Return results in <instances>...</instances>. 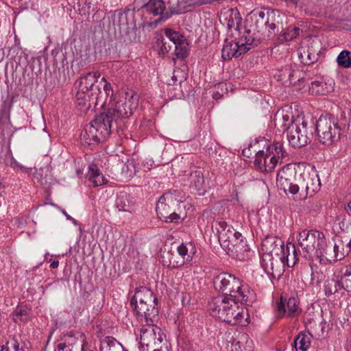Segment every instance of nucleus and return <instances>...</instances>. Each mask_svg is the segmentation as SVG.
I'll use <instances>...</instances> for the list:
<instances>
[{"label": "nucleus", "mask_w": 351, "mask_h": 351, "mask_svg": "<svg viewBox=\"0 0 351 351\" xmlns=\"http://www.w3.org/2000/svg\"><path fill=\"white\" fill-rule=\"evenodd\" d=\"M47 58L43 53L33 54L21 51L14 56L10 62V66H41L47 64Z\"/></svg>", "instance_id": "f3484780"}, {"label": "nucleus", "mask_w": 351, "mask_h": 351, "mask_svg": "<svg viewBox=\"0 0 351 351\" xmlns=\"http://www.w3.org/2000/svg\"><path fill=\"white\" fill-rule=\"evenodd\" d=\"M151 303L157 302V298L154 296V293L151 289L147 288L146 287H141L138 288L134 296L131 299L130 304L133 306L134 304V302H145Z\"/></svg>", "instance_id": "c756f323"}, {"label": "nucleus", "mask_w": 351, "mask_h": 351, "mask_svg": "<svg viewBox=\"0 0 351 351\" xmlns=\"http://www.w3.org/2000/svg\"><path fill=\"white\" fill-rule=\"evenodd\" d=\"M53 66H58V62L54 63Z\"/></svg>", "instance_id": "69168bd1"}, {"label": "nucleus", "mask_w": 351, "mask_h": 351, "mask_svg": "<svg viewBox=\"0 0 351 351\" xmlns=\"http://www.w3.org/2000/svg\"><path fill=\"white\" fill-rule=\"evenodd\" d=\"M182 193L169 191L161 196L156 207L158 217L167 223H179L186 217V205L182 201Z\"/></svg>", "instance_id": "20e7f679"}, {"label": "nucleus", "mask_w": 351, "mask_h": 351, "mask_svg": "<svg viewBox=\"0 0 351 351\" xmlns=\"http://www.w3.org/2000/svg\"><path fill=\"white\" fill-rule=\"evenodd\" d=\"M286 308L285 303L281 300L277 304V308L276 311V316L278 317H282L286 313Z\"/></svg>", "instance_id": "603ef678"}, {"label": "nucleus", "mask_w": 351, "mask_h": 351, "mask_svg": "<svg viewBox=\"0 0 351 351\" xmlns=\"http://www.w3.org/2000/svg\"><path fill=\"white\" fill-rule=\"evenodd\" d=\"M309 90L312 94L324 95L329 92L332 91L334 88L333 86H331V84L328 86L326 82L315 80L312 82Z\"/></svg>", "instance_id": "4c0bfd02"}, {"label": "nucleus", "mask_w": 351, "mask_h": 351, "mask_svg": "<svg viewBox=\"0 0 351 351\" xmlns=\"http://www.w3.org/2000/svg\"><path fill=\"white\" fill-rule=\"evenodd\" d=\"M13 103V98L3 101L0 109V122L9 117V111Z\"/></svg>", "instance_id": "49530a36"}, {"label": "nucleus", "mask_w": 351, "mask_h": 351, "mask_svg": "<svg viewBox=\"0 0 351 351\" xmlns=\"http://www.w3.org/2000/svg\"><path fill=\"white\" fill-rule=\"evenodd\" d=\"M112 24L117 27L120 34L125 37V41L136 43L138 38L134 23V11L130 8L117 10L112 16Z\"/></svg>", "instance_id": "9d476101"}, {"label": "nucleus", "mask_w": 351, "mask_h": 351, "mask_svg": "<svg viewBox=\"0 0 351 351\" xmlns=\"http://www.w3.org/2000/svg\"><path fill=\"white\" fill-rule=\"evenodd\" d=\"M0 351H29L28 343L19 341L16 336H9L0 345Z\"/></svg>", "instance_id": "bb28decb"}, {"label": "nucleus", "mask_w": 351, "mask_h": 351, "mask_svg": "<svg viewBox=\"0 0 351 351\" xmlns=\"http://www.w3.org/2000/svg\"><path fill=\"white\" fill-rule=\"evenodd\" d=\"M308 187L306 185L304 174L302 173L298 174L297 178H295L294 182L290 186L288 191L292 195L298 194L300 199H306L307 196H310Z\"/></svg>", "instance_id": "393cba45"}, {"label": "nucleus", "mask_w": 351, "mask_h": 351, "mask_svg": "<svg viewBox=\"0 0 351 351\" xmlns=\"http://www.w3.org/2000/svg\"><path fill=\"white\" fill-rule=\"evenodd\" d=\"M247 338H248V337H247V335H242V339H243V341H245H245H246V343H248Z\"/></svg>", "instance_id": "680f3d73"}, {"label": "nucleus", "mask_w": 351, "mask_h": 351, "mask_svg": "<svg viewBox=\"0 0 351 351\" xmlns=\"http://www.w3.org/2000/svg\"><path fill=\"white\" fill-rule=\"evenodd\" d=\"M318 275H319L318 272H313V271L311 272V284L318 285L321 282L322 279H319L318 276H317V278L315 279L316 276H318Z\"/></svg>", "instance_id": "864d4df0"}, {"label": "nucleus", "mask_w": 351, "mask_h": 351, "mask_svg": "<svg viewBox=\"0 0 351 351\" xmlns=\"http://www.w3.org/2000/svg\"><path fill=\"white\" fill-rule=\"evenodd\" d=\"M99 77L100 73L97 71L88 72L76 81V88L90 93V97L99 96L106 100L109 97L110 101H112L113 90L110 84L104 77L99 80Z\"/></svg>", "instance_id": "6e6552de"}, {"label": "nucleus", "mask_w": 351, "mask_h": 351, "mask_svg": "<svg viewBox=\"0 0 351 351\" xmlns=\"http://www.w3.org/2000/svg\"><path fill=\"white\" fill-rule=\"evenodd\" d=\"M213 232H216L218 240L221 247H228L232 237L241 236V233L236 231L232 226L228 225L223 220L216 221L212 226Z\"/></svg>", "instance_id": "dca6fc26"}, {"label": "nucleus", "mask_w": 351, "mask_h": 351, "mask_svg": "<svg viewBox=\"0 0 351 351\" xmlns=\"http://www.w3.org/2000/svg\"><path fill=\"white\" fill-rule=\"evenodd\" d=\"M350 254V249L347 247L345 250L343 247V244L334 243L330 242L326 243V248L324 252L322 261L328 262H335L343 259L346 254Z\"/></svg>", "instance_id": "4be33fe9"}, {"label": "nucleus", "mask_w": 351, "mask_h": 351, "mask_svg": "<svg viewBox=\"0 0 351 351\" xmlns=\"http://www.w3.org/2000/svg\"><path fill=\"white\" fill-rule=\"evenodd\" d=\"M324 289L325 294L328 296L332 295L339 290L343 289L341 277L340 276L339 279L335 276H333L331 278H328L324 282Z\"/></svg>", "instance_id": "f704fd0d"}, {"label": "nucleus", "mask_w": 351, "mask_h": 351, "mask_svg": "<svg viewBox=\"0 0 351 351\" xmlns=\"http://www.w3.org/2000/svg\"><path fill=\"white\" fill-rule=\"evenodd\" d=\"M172 81L173 83L179 82L181 83L186 80L188 76V67H175L172 72Z\"/></svg>", "instance_id": "37998d69"}, {"label": "nucleus", "mask_w": 351, "mask_h": 351, "mask_svg": "<svg viewBox=\"0 0 351 351\" xmlns=\"http://www.w3.org/2000/svg\"><path fill=\"white\" fill-rule=\"evenodd\" d=\"M274 125L279 130L286 132L289 144L300 148L308 144L313 136L312 127L303 117H294L291 112L278 110L275 114Z\"/></svg>", "instance_id": "f257e3e1"}, {"label": "nucleus", "mask_w": 351, "mask_h": 351, "mask_svg": "<svg viewBox=\"0 0 351 351\" xmlns=\"http://www.w3.org/2000/svg\"><path fill=\"white\" fill-rule=\"evenodd\" d=\"M269 162V157L267 156V154H265L264 150L256 152L254 164L258 171L265 173L271 172L274 169L268 170Z\"/></svg>", "instance_id": "72a5a7b5"}, {"label": "nucleus", "mask_w": 351, "mask_h": 351, "mask_svg": "<svg viewBox=\"0 0 351 351\" xmlns=\"http://www.w3.org/2000/svg\"><path fill=\"white\" fill-rule=\"evenodd\" d=\"M336 223L343 232H348L351 228V221L346 215H339L336 219Z\"/></svg>", "instance_id": "de8ad7c7"}, {"label": "nucleus", "mask_w": 351, "mask_h": 351, "mask_svg": "<svg viewBox=\"0 0 351 351\" xmlns=\"http://www.w3.org/2000/svg\"><path fill=\"white\" fill-rule=\"evenodd\" d=\"M345 209L349 215H351V202L348 204L347 206L345 207Z\"/></svg>", "instance_id": "052dcab7"}, {"label": "nucleus", "mask_w": 351, "mask_h": 351, "mask_svg": "<svg viewBox=\"0 0 351 351\" xmlns=\"http://www.w3.org/2000/svg\"><path fill=\"white\" fill-rule=\"evenodd\" d=\"M307 58H308V60H306V61L302 60V63L303 64H304V66H310L311 64H313L315 62L314 60H311V56L309 53L307 54Z\"/></svg>", "instance_id": "4d7b16f0"}, {"label": "nucleus", "mask_w": 351, "mask_h": 351, "mask_svg": "<svg viewBox=\"0 0 351 351\" xmlns=\"http://www.w3.org/2000/svg\"><path fill=\"white\" fill-rule=\"evenodd\" d=\"M337 62L339 66H351V52L347 50L341 51Z\"/></svg>", "instance_id": "a18cd8bd"}, {"label": "nucleus", "mask_w": 351, "mask_h": 351, "mask_svg": "<svg viewBox=\"0 0 351 351\" xmlns=\"http://www.w3.org/2000/svg\"><path fill=\"white\" fill-rule=\"evenodd\" d=\"M243 239V237H242L241 234L240 237H239L237 235L232 237V238H230V245H228V247H222V248L224 249L227 252V253L230 255L232 253V252L233 251L232 247L234 249L235 247L238 245V243L240 241H241V240Z\"/></svg>", "instance_id": "8fccbe9b"}, {"label": "nucleus", "mask_w": 351, "mask_h": 351, "mask_svg": "<svg viewBox=\"0 0 351 351\" xmlns=\"http://www.w3.org/2000/svg\"><path fill=\"white\" fill-rule=\"evenodd\" d=\"M190 188L198 195H204L206 192L204 178L201 171H195L189 176Z\"/></svg>", "instance_id": "a878e982"}, {"label": "nucleus", "mask_w": 351, "mask_h": 351, "mask_svg": "<svg viewBox=\"0 0 351 351\" xmlns=\"http://www.w3.org/2000/svg\"><path fill=\"white\" fill-rule=\"evenodd\" d=\"M62 213H63V215L66 217V218L68 220L71 221H72V223H73L74 225H75V226L78 225V222H77V221L76 219H75L74 218H73L72 217H71L69 214H67V213H66L65 210H62Z\"/></svg>", "instance_id": "5fc2aeb1"}, {"label": "nucleus", "mask_w": 351, "mask_h": 351, "mask_svg": "<svg viewBox=\"0 0 351 351\" xmlns=\"http://www.w3.org/2000/svg\"><path fill=\"white\" fill-rule=\"evenodd\" d=\"M255 40L250 30H244L239 38H235L230 42L226 41V44L223 46L221 51V57L223 60L231 59L232 58H238L241 54L246 53L256 44Z\"/></svg>", "instance_id": "4468645a"}, {"label": "nucleus", "mask_w": 351, "mask_h": 351, "mask_svg": "<svg viewBox=\"0 0 351 351\" xmlns=\"http://www.w3.org/2000/svg\"><path fill=\"white\" fill-rule=\"evenodd\" d=\"M348 128L351 130V118L350 119V121H349Z\"/></svg>", "instance_id": "0e129e2a"}, {"label": "nucleus", "mask_w": 351, "mask_h": 351, "mask_svg": "<svg viewBox=\"0 0 351 351\" xmlns=\"http://www.w3.org/2000/svg\"><path fill=\"white\" fill-rule=\"evenodd\" d=\"M316 131L323 145H330L340 138L341 128L337 119L331 116L322 115L316 121Z\"/></svg>", "instance_id": "9b49d317"}, {"label": "nucleus", "mask_w": 351, "mask_h": 351, "mask_svg": "<svg viewBox=\"0 0 351 351\" xmlns=\"http://www.w3.org/2000/svg\"><path fill=\"white\" fill-rule=\"evenodd\" d=\"M346 247L350 249V254H351V239L349 243L347 244Z\"/></svg>", "instance_id": "e2e57ef3"}, {"label": "nucleus", "mask_w": 351, "mask_h": 351, "mask_svg": "<svg viewBox=\"0 0 351 351\" xmlns=\"http://www.w3.org/2000/svg\"><path fill=\"white\" fill-rule=\"evenodd\" d=\"M287 314L289 317L294 316L298 311V301L295 298H291L288 300L287 303Z\"/></svg>", "instance_id": "09e8293b"}, {"label": "nucleus", "mask_w": 351, "mask_h": 351, "mask_svg": "<svg viewBox=\"0 0 351 351\" xmlns=\"http://www.w3.org/2000/svg\"><path fill=\"white\" fill-rule=\"evenodd\" d=\"M295 169L291 165L283 167L277 173L276 181L285 192H287L297 178Z\"/></svg>", "instance_id": "5701e85b"}, {"label": "nucleus", "mask_w": 351, "mask_h": 351, "mask_svg": "<svg viewBox=\"0 0 351 351\" xmlns=\"http://www.w3.org/2000/svg\"><path fill=\"white\" fill-rule=\"evenodd\" d=\"M251 17L255 19V25L258 31L265 28L269 37H274L278 34L280 28L278 11L269 8L254 10Z\"/></svg>", "instance_id": "ddd939ff"}, {"label": "nucleus", "mask_w": 351, "mask_h": 351, "mask_svg": "<svg viewBox=\"0 0 351 351\" xmlns=\"http://www.w3.org/2000/svg\"><path fill=\"white\" fill-rule=\"evenodd\" d=\"M237 302V299L220 295L211 300L208 303V308L212 316L230 325H239L242 322L243 315Z\"/></svg>", "instance_id": "423d86ee"}, {"label": "nucleus", "mask_w": 351, "mask_h": 351, "mask_svg": "<svg viewBox=\"0 0 351 351\" xmlns=\"http://www.w3.org/2000/svg\"><path fill=\"white\" fill-rule=\"evenodd\" d=\"M311 337L310 333L306 334L304 332H300L294 340L293 345L296 348L297 345L299 344L300 350L306 351L311 345Z\"/></svg>", "instance_id": "ea45409f"}, {"label": "nucleus", "mask_w": 351, "mask_h": 351, "mask_svg": "<svg viewBox=\"0 0 351 351\" xmlns=\"http://www.w3.org/2000/svg\"><path fill=\"white\" fill-rule=\"evenodd\" d=\"M165 3L162 0H148L141 7L143 12L153 16H159V18L153 22L155 25L169 18V14H165Z\"/></svg>", "instance_id": "412c9836"}, {"label": "nucleus", "mask_w": 351, "mask_h": 351, "mask_svg": "<svg viewBox=\"0 0 351 351\" xmlns=\"http://www.w3.org/2000/svg\"><path fill=\"white\" fill-rule=\"evenodd\" d=\"M112 111L107 110L106 112L96 115L82 132V141L87 145L97 144L105 141L118 122L112 115Z\"/></svg>", "instance_id": "39448f33"}, {"label": "nucleus", "mask_w": 351, "mask_h": 351, "mask_svg": "<svg viewBox=\"0 0 351 351\" xmlns=\"http://www.w3.org/2000/svg\"><path fill=\"white\" fill-rule=\"evenodd\" d=\"M232 248H234L232 247ZM250 247L247 244L246 241L243 239L238 245L233 249V251L230 254V256L235 257L236 258L244 261L250 256Z\"/></svg>", "instance_id": "c9c22d12"}, {"label": "nucleus", "mask_w": 351, "mask_h": 351, "mask_svg": "<svg viewBox=\"0 0 351 351\" xmlns=\"http://www.w3.org/2000/svg\"><path fill=\"white\" fill-rule=\"evenodd\" d=\"M284 258H282L283 264V272L285 271V265L287 267H293L299 260V255L296 250L294 243H288L284 247Z\"/></svg>", "instance_id": "cd10ccee"}, {"label": "nucleus", "mask_w": 351, "mask_h": 351, "mask_svg": "<svg viewBox=\"0 0 351 351\" xmlns=\"http://www.w3.org/2000/svg\"><path fill=\"white\" fill-rule=\"evenodd\" d=\"M284 241L276 236L267 235L262 241L261 264L267 275L279 279L283 274Z\"/></svg>", "instance_id": "7ed1b4c3"}, {"label": "nucleus", "mask_w": 351, "mask_h": 351, "mask_svg": "<svg viewBox=\"0 0 351 351\" xmlns=\"http://www.w3.org/2000/svg\"><path fill=\"white\" fill-rule=\"evenodd\" d=\"M88 177L93 187H97L107 183V179L100 172L97 165L91 162L88 165Z\"/></svg>", "instance_id": "7c9ffc66"}, {"label": "nucleus", "mask_w": 351, "mask_h": 351, "mask_svg": "<svg viewBox=\"0 0 351 351\" xmlns=\"http://www.w3.org/2000/svg\"><path fill=\"white\" fill-rule=\"evenodd\" d=\"M213 285L216 291L223 296L237 299L246 305H252L256 300V294L248 285L236 276L223 272L213 278Z\"/></svg>", "instance_id": "f03ea898"}, {"label": "nucleus", "mask_w": 351, "mask_h": 351, "mask_svg": "<svg viewBox=\"0 0 351 351\" xmlns=\"http://www.w3.org/2000/svg\"><path fill=\"white\" fill-rule=\"evenodd\" d=\"M219 21L223 25H226L229 30L234 31V33L232 32L234 36H241L242 35L243 33L241 32L239 28L241 17L237 10L228 9L224 11L221 14Z\"/></svg>", "instance_id": "6ab92c4d"}, {"label": "nucleus", "mask_w": 351, "mask_h": 351, "mask_svg": "<svg viewBox=\"0 0 351 351\" xmlns=\"http://www.w3.org/2000/svg\"><path fill=\"white\" fill-rule=\"evenodd\" d=\"M280 30L278 34H280V39L283 41H290L298 37L300 34V29L296 27H290L284 31L283 27L280 23Z\"/></svg>", "instance_id": "79ce46f5"}, {"label": "nucleus", "mask_w": 351, "mask_h": 351, "mask_svg": "<svg viewBox=\"0 0 351 351\" xmlns=\"http://www.w3.org/2000/svg\"><path fill=\"white\" fill-rule=\"evenodd\" d=\"M133 202L130 194L125 191L120 192L115 201V206L119 211L131 212Z\"/></svg>", "instance_id": "473e14b6"}, {"label": "nucleus", "mask_w": 351, "mask_h": 351, "mask_svg": "<svg viewBox=\"0 0 351 351\" xmlns=\"http://www.w3.org/2000/svg\"><path fill=\"white\" fill-rule=\"evenodd\" d=\"M157 45L160 48V53H168L173 47L175 58L184 60L189 56V43L186 38L179 32L171 29H165V36H160L157 38Z\"/></svg>", "instance_id": "1a4fd4ad"}, {"label": "nucleus", "mask_w": 351, "mask_h": 351, "mask_svg": "<svg viewBox=\"0 0 351 351\" xmlns=\"http://www.w3.org/2000/svg\"><path fill=\"white\" fill-rule=\"evenodd\" d=\"M222 97V95H221L219 93L217 92L213 93V99L217 100L219 99Z\"/></svg>", "instance_id": "bf43d9fd"}, {"label": "nucleus", "mask_w": 351, "mask_h": 351, "mask_svg": "<svg viewBox=\"0 0 351 351\" xmlns=\"http://www.w3.org/2000/svg\"><path fill=\"white\" fill-rule=\"evenodd\" d=\"M58 266H59V262H58V261H53L51 263V265H50V267H51V269H56V268H57Z\"/></svg>", "instance_id": "13d9d810"}, {"label": "nucleus", "mask_w": 351, "mask_h": 351, "mask_svg": "<svg viewBox=\"0 0 351 351\" xmlns=\"http://www.w3.org/2000/svg\"><path fill=\"white\" fill-rule=\"evenodd\" d=\"M110 99L108 97V99ZM106 106H108V110L112 111V115L118 121L123 119H128L132 116L134 110L136 109L138 105V96L132 90L126 91L119 95L117 101H115L114 105L112 104L110 106V103Z\"/></svg>", "instance_id": "f8f14e48"}, {"label": "nucleus", "mask_w": 351, "mask_h": 351, "mask_svg": "<svg viewBox=\"0 0 351 351\" xmlns=\"http://www.w3.org/2000/svg\"><path fill=\"white\" fill-rule=\"evenodd\" d=\"M298 245L301 247L306 259L317 257L322 261L324 252L326 248V239L324 234L317 230H303L298 236Z\"/></svg>", "instance_id": "0eeeda50"}, {"label": "nucleus", "mask_w": 351, "mask_h": 351, "mask_svg": "<svg viewBox=\"0 0 351 351\" xmlns=\"http://www.w3.org/2000/svg\"><path fill=\"white\" fill-rule=\"evenodd\" d=\"M176 250L178 253H179V255L181 256L182 259H184V264L186 263L190 262L192 260L194 252H192V250L189 252L188 247L184 243L178 245Z\"/></svg>", "instance_id": "c03bdc74"}, {"label": "nucleus", "mask_w": 351, "mask_h": 351, "mask_svg": "<svg viewBox=\"0 0 351 351\" xmlns=\"http://www.w3.org/2000/svg\"><path fill=\"white\" fill-rule=\"evenodd\" d=\"M31 315V309L25 305L18 306L13 313V319L15 322H26Z\"/></svg>", "instance_id": "58836bf2"}, {"label": "nucleus", "mask_w": 351, "mask_h": 351, "mask_svg": "<svg viewBox=\"0 0 351 351\" xmlns=\"http://www.w3.org/2000/svg\"><path fill=\"white\" fill-rule=\"evenodd\" d=\"M164 338L165 334L154 323L146 324L141 329L140 343L142 346L152 348L156 344H160Z\"/></svg>", "instance_id": "2eb2a0df"}, {"label": "nucleus", "mask_w": 351, "mask_h": 351, "mask_svg": "<svg viewBox=\"0 0 351 351\" xmlns=\"http://www.w3.org/2000/svg\"><path fill=\"white\" fill-rule=\"evenodd\" d=\"M134 302L132 306L136 315L144 318L145 324L154 323L155 318L158 316L157 302Z\"/></svg>", "instance_id": "aec40b11"}, {"label": "nucleus", "mask_w": 351, "mask_h": 351, "mask_svg": "<svg viewBox=\"0 0 351 351\" xmlns=\"http://www.w3.org/2000/svg\"><path fill=\"white\" fill-rule=\"evenodd\" d=\"M306 185L308 187L310 196L313 195L321 187V182L318 174L315 171L312 172H304Z\"/></svg>", "instance_id": "2f4dec72"}, {"label": "nucleus", "mask_w": 351, "mask_h": 351, "mask_svg": "<svg viewBox=\"0 0 351 351\" xmlns=\"http://www.w3.org/2000/svg\"><path fill=\"white\" fill-rule=\"evenodd\" d=\"M68 348H69L65 343H60L57 346V349L58 351H67Z\"/></svg>", "instance_id": "6e6d98bb"}, {"label": "nucleus", "mask_w": 351, "mask_h": 351, "mask_svg": "<svg viewBox=\"0 0 351 351\" xmlns=\"http://www.w3.org/2000/svg\"><path fill=\"white\" fill-rule=\"evenodd\" d=\"M161 258L163 265L168 267L178 268L184 265V259H182L176 250H170L164 252Z\"/></svg>", "instance_id": "c85d7f7f"}, {"label": "nucleus", "mask_w": 351, "mask_h": 351, "mask_svg": "<svg viewBox=\"0 0 351 351\" xmlns=\"http://www.w3.org/2000/svg\"><path fill=\"white\" fill-rule=\"evenodd\" d=\"M75 98L76 105L79 107L80 110L84 112H86L93 106H100L101 108H104L107 105L108 101L99 96L90 97V93L78 89L75 95Z\"/></svg>", "instance_id": "a211bd4d"}, {"label": "nucleus", "mask_w": 351, "mask_h": 351, "mask_svg": "<svg viewBox=\"0 0 351 351\" xmlns=\"http://www.w3.org/2000/svg\"><path fill=\"white\" fill-rule=\"evenodd\" d=\"M265 154L269 157L268 170L274 169L280 160L285 156V150L280 142H274L267 145Z\"/></svg>", "instance_id": "b1692460"}, {"label": "nucleus", "mask_w": 351, "mask_h": 351, "mask_svg": "<svg viewBox=\"0 0 351 351\" xmlns=\"http://www.w3.org/2000/svg\"><path fill=\"white\" fill-rule=\"evenodd\" d=\"M340 272L343 289L351 293V265L343 267Z\"/></svg>", "instance_id": "a19ab883"}, {"label": "nucleus", "mask_w": 351, "mask_h": 351, "mask_svg": "<svg viewBox=\"0 0 351 351\" xmlns=\"http://www.w3.org/2000/svg\"><path fill=\"white\" fill-rule=\"evenodd\" d=\"M100 351H125L122 345L115 339L107 337L100 343Z\"/></svg>", "instance_id": "e433bc0d"}, {"label": "nucleus", "mask_w": 351, "mask_h": 351, "mask_svg": "<svg viewBox=\"0 0 351 351\" xmlns=\"http://www.w3.org/2000/svg\"><path fill=\"white\" fill-rule=\"evenodd\" d=\"M170 344L167 342L166 338H164L160 344H156L152 348V351H171Z\"/></svg>", "instance_id": "3c124183"}]
</instances>
